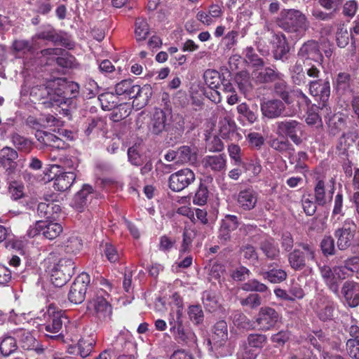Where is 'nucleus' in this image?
Returning a JSON list of instances; mask_svg holds the SVG:
<instances>
[{"label":"nucleus","instance_id":"nucleus-1","mask_svg":"<svg viewBox=\"0 0 359 359\" xmlns=\"http://www.w3.org/2000/svg\"><path fill=\"white\" fill-rule=\"evenodd\" d=\"M278 26L291 34L292 40L302 38L309 27L306 15L297 9H284L277 19Z\"/></svg>","mask_w":359,"mask_h":359},{"label":"nucleus","instance_id":"nucleus-2","mask_svg":"<svg viewBox=\"0 0 359 359\" xmlns=\"http://www.w3.org/2000/svg\"><path fill=\"white\" fill-rule=\"evenodd\" d=\"M61 83L62 79H55L41 86L38 90L41 98L46 99L52 105L71 104L72 100L66 97Z\"/></svg>","mask_w":359,"mask_h":359},{"label":"nucleus","instance_id":"nucleus-3","mask_svg":"<svg viewBox=\"0 0 359 359\" xmlns=\"http://www.w3.org/2000/svg\"><path fill=\"white\" fill-rule=\"evenodd\" d=\"M75 264L72 259L62 258L50 270V281L56 287H62L74 274Z\"/></svg>","mask_w":359,"mask_h":359},{"label":"nucleus","instance_id":"nucleus-4","mask_svg":"<svg viewBox=\"0 0 359 359\" xmlns=\"http://www.w3.org/2000/svg\"><path fill=\"white\" fill-rule=\"evenodd\" d=\"M116 94L123 95L125 98L138 99L142 98L144 104L147 102L151 95V88L147 86L140 87L135 85L131 80H123L115 86Z\"/></svg>","mask_w":359,"mask_h":359},{"label":"nucleus","instance_id":"nucleus-5","mask_svg":"<svg viewBox=\"0 0 359 359\" xmlns=\"http://www.w3.org/2000/svg\"><path fill=\"white\" fill-rule=\"evenodd\" d=\"M276 124V133L278 135L289 137L296 145L302 143L304 125L302 123L294 119H285Z\"/></svg>","mask_w":359,"mask_h":359},{"label":"nucleus","instance_id":"nucleus-6","mask_svg":"<svg viewBox=\"0 0 359 359\" xmlns=\"http://www.w3.org/2000/svg\"><path fill=\"white\" fill-rule=\"evenodd\" d=\"M280 319L279 313L273 308L263 306L257 314L254 325L261 332H267L275 327Z\"/></svg>","mask_w":359,"mask_h":359},{"label":"nucleus","instance_id":"nucleus-7","mask_svg":"<svg viewBox=\"0 0 359 359\" xmlns=\"http://www.w3.org/2000/svg\"><path fill=\"white\" fill-rule=\"evenodd\" d=\"M356 231V226L353 219L348 218L341 228L334 231V236L337 238V245L339 250H346L349 248L353 242Z\"/></svg>","mask_w":359,"mask_h":359},{"label":"nucleus","instance_id":"nucleus-8","mask_svg":"<svg viewBox=\"0 0 359 359\" xmlns=\"http://www.w3.org/2000/svg\"><path fill=\"white\" fill-rule=\"evenodd\" d=\"M105 296L108 294L102 289L97 290L88 302L87 309L100 318L111 314V306Z\"/></svg>","mask_w":359,"mask_h":359},{"label":"nucleus","instance_id":"nucleus-9","mask_svg":"<svg viewBox=\"0 0 359 359\" xmlns=\"http://www.w3.org/2000/svg\"><path fill=\"white\" fill-rule=\"evenodd\" d=\"M90 281V276L86 273H81L76 278L68 294L71 302L79 304L84 301Z\"/></svg>","mask_w":359,"mask_h":359},{"label":"nucleus","instance_id":"nucleus-10","mask_svg":"<svg viewBox=\"0 0 359 359\" xmlns=\"http://www.w3.org/2000/svg\"><path fill=\"white\" fill-rule=\"evenodd\" d=\"M18 151L10 147H4L0 150V167L5 170L8 180H13L17 172Z\"/></svg>","mask_w":359,"mask_h":359},{"label":"nucleus","instance_id":"nucleus-11","mask_svg":"<svg viewBox=\"0 0 359 359\" xmlns=\"http://www.w3.org/2000/svg\"><path fill=\"white\" fill-rule=\"evenodd\" d=\"M194 180L195 174L191 169H182L170 175L169 187L172 191L179 192L187 188Z\"/></svg>","mask_w":359,"mask_h":359},{"label":"nucleus","instance_id":"nucleus-12","mask_svg":"<svg viewBox=\"0 0 359 359\" xmlns=\"http://www.w3.org/2000/svg\"><path fill=\"white\" fill-rule=\"evenodd\" d=\"M285 103L278 99H271L261 104V111L264 116L268 118H276L282 116H291L285 113Z\"/></svg>","mask_w":359,"mask_h":359},{"label":"nucleus","instance_id":"nucleus-13","mask_svg":"<svg viewBox=\"0 0 359 359\" xmlns=\"http://www.w3.org/2000/svg\"><path fill=\"white\" fill-rule=\"evenodd\" d=\"M309 86L310 95L322 102V107H325L330 95V81L327 79H318L310 81Z\"/></svg>","mask_w":359,"mask_h":359},{"label":"nucleus","instance_id":"nucleus-14","mask_svg":"<svg viewBox=\"0 0 359 359\" xmlns=\"http://www.w3.org/2000/svg\"><path fill=\"white\" fill-rule=\"evenodd\" d=\"M46 318V323L43 326L46 332L53 334L59 332L67 320L60 311H55L52 307L48 309Z\"/></svg>","mask_w":359,"mask_h":359},{"label":"nucleus","instance_id":"nucleus-15","mask_svg":"<svg viewBox=\"0 0 359 359\" xmlns=\"http://www.w3.org/2000/svg\"><path fill=\"white\" fill-rule=\"evenodd\" d=\"M238 226V218L235 215H227L222 219L218 232V238L220 243H226L231 240V233Z\"/></svg>","mask_w":359,"mask_h":359},{"label":"nucleus","instance_id":"nucleus-16","mask_svg":"<svg viewBox=\"0 0 359 359\" xmlns=\"http://www.w3.org/2000/svg\"><path fill=\"white\" fill-rule=\"evenodd\" d=\"M257 200L258 193L251 187L241 190L237 196L238 205L245 211L252 210L256 206Z\"/></svg>","mask_w":359,"mask_h":359},{"label":"nucleus","instance_id":"nucleus-17","mask_svg":"<svg viewBox=\"0 0 359 359\" xmlns=\"http://www.w3.org/2000/svg\"><path fill=\"white\" fill-rule=\"evenodd\" d=\"M358 287L359 285L353 281H346L341 287V293L350 307L359 305Z\"/></svg>","mask_w":359,"mask_h":359},{"label":"nucleus","instance_id":"nucleus-18","mask_svg":"<svg viewBox=\"0 0 359 359\" xmlns=\"http://www.w3.org/2000/svg\"><path fill=\"white\" fill-rule=\"evenodd\" d=\"M253 78L259 83L273 82L280 78L281 73L271 67H258L252 72Z\"/></svg>","mask_w":359,"mask_h":359},{"label":"nucleus","instance_id":"nucleus-19","mask_svg":"<svg viewBox=\"0 0 359 359\" xmlns=\"http://www.w3.org/2000/svg\"><path fill=\"white\" fill-rule=\"evenodd\" d=\"M203 77L207 86L213 90V93H212V100L215 102H219L222 97L220 96V91L217 89L219 88L221 83L220 74L216 70L208 69L205 72Z\"/></svg>","mask_w":359,"mask_h":359},{"label":"nucleus","instance_id":"nucleus-20","mask_svg":"<svg viewBox=\"0 0 359 359\" xmlns=\"http://www.w3.org/2000/svg\"><path fill=\"white\" fill-rule=\"evenodd\" d=\"M284 76L281 74L280 78L275 80L273 85L274 94L282 99L286 104H290L293 102L292 95L293 90L283 79Z\"/></svg>","mask_w":359,"mask_h":359},{"label":"nucleus","instance_id":"nucleus-21","mask_svg":"<svg viewBox=\"0 0 359 359\" xmlns=\"http://www.w3.org/2000/svg\"><path fill=\"white\" fill-rule=\"evenodd\" d=\"M316 309L319 318L323 321L330 320L334 316V305L327 297L318 298Z\"/></svg>","mask_w":359,"mask_h":359},{"label":"nucleus","instance_id":"nucleus-22","mask_svg":"<svg viewBox=\"0 0 359 359\" xmlns=\"http://www.w3.org/2000/svg\"><path fill=\"white\" fill-rule=\"evenodd\" d=\"M60 211V205L57 201L48 199L45 202L39 203L37 207L39 216L46 219H55Z\"/></svg>","mask_w":359,"mask_h":359},{"label":"nucleus","instance_id":"nucleus-23","mask_svg":"<svg viewBox=\"0 0 359 359\" xmlns=\"http://www.w3.org/2000/svg\"><path fill=\"white\" fill-rule=\"evenodd\" d=\"M105 126L106 122L101 117L88 118L85 123L84 134L90 139L95 138L104 129Z\"/></svg>","mask_w":359,"mask_h":359},{"label":"nucleus","instance_id":"nucleus-24","mask_svg":"<svg viewBox=\"0 0 359 359\" xmlns=\"http://www.w3.org/2000/svg\"><path fill=\"white\" fill-rule=\"evenodd\" d=\"M203 166L213 172L224 171L226 168V158L224 154L206 156L202 161Z\"/></svg>","mask_w":359,"mask_h":359},{"label":"nucleus","instance_id":"nucleus-25","mask_svg":"<svg viewBox=\"0 0 359 359\" xmlns=\"http://www.w3.org/2000/svg\"><path fill=\"white\" fill-rule=\"evenodd\" d=\"M228 339V327L226 321L219 320L215 323L213 327L212 341L216 348L224 345Z\"/></svg>","mask_w":359,"mask_h":359},{"label":"nucleus","instance_id":"nucleus-26","mask_svg":"<svg viewBox=\"0 0 359 359\" xmlns=\"http://www.w3.org/2000/svg\"><path fill=\"white\" fill-rule=\"evenodd\" d=\"M9 139L17 151L28 154L33 149V142L18 132L11 133Z\"/></svg>","mask_w":359,"mask_h":359},{"label":"nucleus","instance_id":"nucleus-27","mask_svg":"<svg viewBox=\"0 0 359 359\" xmlns=\"http://www.w3.org/2000/svg\"><path fill=\"white\" fill-rule=\"evenodd\" d=\"M275 50L273 56L276 60H285L287 59V54L290 51V47L284 34L280 32L274 36Z\"/></svg>","mask_w":359,"mask_h":359},{"label":"nucleus","instance_id":"nucleus-28","mask_svg":"<svg viewBox=\"0 0 359 359\" xmlns=\"http://www.w3.org/2000/svg\"><path fill=\"white\" fill-rule=\"evenodd\" d=\"M75 179L74 172L71 171L62 172L53 178L54 188L57 191H65L70 188Z\"/></svg>","mask_w":359,"mask_h":359},{"label":"nucleus","instance_id":"nucleus-29","mask_svg":"<svg viewBox=\"0 0 359 359\" xmlns=\"http://www.w3.org/2000/svg\"><path fill=\"white\" fill-rule=\"evenodd\" d=\"M179 327H176L172 334L175 339L181 342H184L190 346H194L196 344V336L195 333L191 330H185L182 325V323H180Z\"/></svg>","mask_w":359,"mask_h":359},{"label":"nucleus","instance_id":"nucleus-30","mask_svg":"<svg viewBox=\"0 0 359 359\" xmlns=\"http://www.w3.org/2000/svg\"><path fill=\"white\" fill-rule=\"evenodd\" d=\"M298 55L305 59L318 60L320 56L318 43L313 40L304 43L300 48Z\"/></svg>","mask_w":359,"mask_h":359},{"label":"nucleus","instance_id":"nucleus-31","mask_svg":"<svg viewBox=\"0 0 359 359\" xmlns=\"http://www.w3.org/2000/svg\"><path fill=\"white\" fill-rule=\"evenodd\" d=\"M167 117L165 111L161 109H156L151 119L149 128L156 135L162 133L166 126Z\"/></svg>","mask_w":359,"mask_h":359},{"label":"nucleus","instance_id":"nucleus-32","mask_svg":"<svg viewBox=\"0 0 359 359\" xmlns=\"http://www.w3.org/2000/svg\"><path fill=\"white\" fill-rule=\"evenodd\" d=\"M203 304L209 312H214L220 308L219 296L212 290H205L202 294Z\"/></svg>","mask_w":359,"mask_h":359},{"label":"nucleus","instance_id":"nucleus-33","mask_svg":"<svg viewBox=\"0 0 359 359\" xmlns=\"http://www.w3.org/2000/svg\"><path fill=\"white\" fill-rule=\"evenodd\" d=\"M321 276L329 289L336 295H339V285L334 279V268L331 269L329 266H323L320 268Z\"/></svg>","mask_w":359,"mask_h":359},{"label":"nucleus","instance_id":"nucleus-34","mask_svg":"<svg viewBox=\"0 0 359 359\" xmlns=\"http://www.w3.org/2000/svg\"><path fill=\"white\" fill-rule=\"evenodd\" d=\"M332 197V192L330 194L325 193V183L323 179H318L314 187V199L318 205L323 206Z\"/></svg>","mask_w":359,"mask_h":359},{"label":"nucleus","instance_id":"nucleus-35","mask_svg":"<svg viewBox=\"0 0 359 359\" xmlns=\"http://www.w3.org/2000/svg\"><path fill=\"white\" fill-rule=\"evenodd\" d=\"M14 335L23 349L31 350L34 347L36 339L29 331L22 329L17 330L14 332Z\"/></svg>","mask_w":359,"mask_h":359},{"label":"nucleus","instance_id":"nucleus-36","mask_svg":"<svg viewBox=\"0 0 359 359\" xmlns=\"http://www.w3.org/2000/svg\"><path fill=\"white\" fill-rule=\"evenodd\" d=\"M231 317L233 325L238 328L246 330H252L255 329L254 321H252L241 311H236L233 312Z\"/></svg>","mask_w":359,"mask_h":359},{"label":"nucleus","instance_id":"nucleus-37","mask_svg":"<svg viewBox=\"0 0 359 359\" xmlns=\"http://www.w3.org/2000/svg\"><path fill=\"white\" fill-rule=\"evenodd\" d=\"M304 252L295 249L288 255V262L290 267L295 271L302 270L306 266Z\"/></svg>","mask_w":359,"mask_h":359},{"label":"nucleus","instance_id":"nucleus-38","mask_svg":"<svg viewBox=\"0 0 359 359\" xmlns=\"http://www.w3.org/2000/svg\"><path fill=\"white\" fill-rule=\"evenodd\" d=\"M98 100L102 109L104 111L114 109L119 104V98L116 94L110 92L102 93L99 95Z\"/></svg>","mask_w":359,"mask_h":359},{"label":"nucleus","instance_id":"nucleus-39","mask_svg":"<svg viewBox=\"0 0 359 359\" xmlns=\"http://www.w3.org/2000/svg\"><path fill=\"white\" fill-rule=\"evenodd\" d=\"M62 225L59 223L43 221L42 234L49 240L56 238L62 232Z\"/></svg>","mask_w":359,"mask_h":359},{"label":"nucleus","instance_id":"nucleus-40","mask_svg":"<svg viewBox=\"0 0 359 359\" xmlns=\"http://www.w3.org/2000/svg\"><path fill=\"white\" fill-rule=\"evenodd\" d=\"M260 250L270 259H275L280 254L279 248L273 239H266L262 241L260 243Z\"/></svg>","mask_w":359,"mask_h":359},{"label":"nucleus","instance_id":"nucleus-41","mask_svg":"<svg viewBox=\"0 0 359 359\" xmlns=\"http://www.w3.org/2000/svg\"><path fill=\"white\" fill-rule=\"evenodd\" d=\"M177 162L194 163L196 161V151L189 146H182L177 150Z\"/></svg>","mask_w":359,"mask_h":359},{"label":"nucleus","instance_id":"nucleus-42","mask_svg":"<svg viewBox=\"0 0 359 359\" xmlns=\"http://www.w3.org/2000/svg\"><path fill=\"white\" fill-rule=\"evenodd\" d=\"M149 33V27L147 20L143 18H138L135 23V36L137 41H144Z\"/></svg>","mask_w":359,"mask_h":359},{"label":"nucleus","instance_id":"nucleus-43","mask_svg":"<svg viewBox=\"0 0 359 359\" xmlns=\"http://www.w3.org/2000/svg\"><path fill=\"white\" fill-rule=\"evenodd\" d=\"M303 64L304 62L302 60H297L290 69L292 81L298 86L306 83V76L303 69Z\"/></svg>","mask_w":359,"mask_h":359},{"label":"nucleus","instance_id":"nucleus-44","mask_svg":"<svg viewBox=\"0 0 359 359\" xmlns=\"http://www.w3.org/2000/svg\"><path fill=\"white\" fill-rule=\"evenodd\" d=\"M264 279H267L272 283H279L283 282L287 278V273L281 269H271L262 273Z\"/></svg>","mask_w":359,"mask_h":359},{"label":"nucleus","instance_id":"nucleus-45","mask_svg":"<svg viewBox=\"0 0 359 359\" xmlns=\"http://www.w3.org/2000/svg\"><path fill=\"white\" fill-rule=\"evenodd\" d=\"M267 342V337L263 334H250L247 337V344L250 348L260 350Z\"/></svg>","mask_w":359,"mask_h":359},{"label":"nucleus","instance_id":"nucleus-46","mask_svg":"<svg viewBox=\"0 0 359 359\" xmlns=\"http://www.w3.org/2000/svg\"><path fill=\"white\" fill-rule=\"evenodd\" d=\"M187 314L190 320L195 325L201 324L204 320L203 311L199 305L189 306Z\"/></svg>","mask_w":359,"mask_h":359},{"label":"nucleus","instance_id":"nucleus-47","mask_svg":"<svg viewBox=\"0 0 359 359\" xmlns=\"http://www.w3.org/2000/svg\"><path fill=\"white\" fill-rule=\"evenodd\" d=\"M83 243L81 238L76 236H72L63 243L65 250L67 253H76L82 248Z\"/></svg>","mask_w":359,"mask_h":359},{"label":"nucleus","instance_id":"nucleus-48","mask_svg":"<svg viewBox=\"0 0 359 359\" xmlns=\"http://www.w3.org/2000/svg\"><path fill=\"white\" fill-rule=\"evenodd\" d=\"M17 349L15 337H5L1 342L0 351L3 355L8 356Z\"/></svg>","mask_w":359,"mask_h":359},{"label":"nucleus","instance_id":"nucleus-49","mask_svg":"<svg viewBox=\"0 0 359 359\" xmlns=\"http://www.w3.org/2000/svg\"><path fill=\"white\" fill-rule=\"evenodd\" d=\"M351 34L344 25H339L336 32V41L337 46L340 48L346 47L349 42Z\"/></svg>","mask_w":359,"mask_h":359},{"label":"nucleus","instance_id":"nucleus-50","mask_svg":"<svg viewBox=\"0 0 359 359\" xmlns=\"http://www.w3.org/2000/svg\"><path fill=\"white\" fill-rule=\"evenodd\" d=\"M320 247L324 256L335 255L334 240L331 236H325L320 242Z\"/></svg>","mask_w":359,"mask_h":359},{"label":"nucleus","instance_id":"nucleus-51","mask_svg":"<svg viewBox=\"0 0 359 359\" xmlns=\"http://www.w3.org/2000/svg\"><path fill=\"white\" fill-rule=\"evenodd\" d=\"M209 198V191L208 187L201 183L193 198V203L197 205H204L206 204Z\"/></svg>","mask_w":359,"mask_h":359},{"label":"nucleus","instance_id":"nucleus-52","mask_svg":"<svg viewBox=\"0 0 359 359\" xmlns=\"http://www.w3.org/2000/svg\"><path fill=\"white\" fill-rule=\"evenodd\" d=\"M343 195L338 193L334 198V208L332 212L331 219L334 220V222L339 221L341 217L344 216L343 212Z\"/></svg>","mask_w":359,"mask_h":359},{"label":"nucleus","instance_id":"nucleus-53","mask_svg":"<svg viewBox=\"0 0 359 359\" xmlns=\"http://www.w3.org/2000/svg\"><path fill=\"white\" fill-rule=\"evenodd\" d=\"M244 55L246 61L252 66L256 67L264 66V60L258 56L255 50L252 46H248L245 49Z\"/></svg>","mask_w":359,"mask_h":359},{"label":"nucleus","instance_id":"nucleus-54","mask_svg":"<svg viewBox=\"0 0 359 359\" xmlns=\"http://www.w3.org/2000/svg\"><path fill=\"white\" fill-rule=\"evenodd\" d=\"M237 111L245 118L250 124L254 123L257 119V114L252 111L245 102L237 106Z\"/></svg>","mask_w":359,"mask_h":359},{"label":"nucleus","instance_id":"nucleus-55","mask_svg":"<svg viewBox=\"0 0 359 359\" xmlns=\"http://www.w3.org/2000/svg\"><path fill=\"white\" fill-rule=\"evenodd\" d=\"M241 289L247 292L255 291L259 292H265L268 290V287L266 285L259 282L256 279H251L243 283L241 286Z\"/></svg>","mask_w":359,"mask_h":359},{"label":"nucleus","instance_id":"nucleus-56","mask_svg":"<svg viewBox=\"0 0 359 359\" xmlns=\"http://www.w3.org/2000/svg\"><path fill=\"white\" fill-rule=\"evenodd\" d=\"M182 309L177 306L176 310H172L169 314L168 322L170 327V332L172 333L179 327L180 323H182Z\"/></svg>","mask_w":359,"mask_h":359},{"label":"nucleus","instance_id":"nucleus-57","mask_svg":"<svg viewBox=\"0 0 359 359\" xmlns=\"http://www.w3.org/2000/svg\"><path fill=\"white\" fill-rule=\"evenodd\" d=\"M61 85L64 87V92L68 98L72 100V98H76L79 95V85L76 82H65L62 80Z\"/></svg>","mask_w":359,"mask_h":359},{"label":"nucleus","instance_id":"nucleus-58","mask_svg":"<svg viewBox=\"0 0 359 359\" xmlns=\"http://www.w3.org/2000/svg\"><path fill=\"white\" fill-rule=\"evenodd\" d=\"M240 303L243 306L255 309L262 304V299L259 294L252 293L245 298L240 299Z\"/></svg>","mask_w":359,"mask_h":359},{"label":"nucleus","instance_id":"nucleus-59","mask_svg":"<svg viewBox=\"0 0 359 359\" xmlns=\"http://www.w3.org/2000/svg\"><path fill=\"white\" fill-rule=\"evenodd\" d=\"M94 344V341L90 339H81L79 341L77 344V348L79 355L82 358H86L91 353L93 350V346Z\"/></svg>","mask_w":359,"mask_h":359},{"label":"nucleus","instance_id":"nucleus-60","mask_svg":"<svg viewBox=\"0 0 359 359\" xmlns=\"http://www.w3.org/2000/svg\"><path fill=\"white\" fill-rule=\"evenodd\" d=\"M114 109L111 114V118L114 121H118L125 118L131 111V109L126 104L119 103Z\"/></svg>","mask_w":359,"mask_h":359},{"label":"nucleus","instance_id":"nucleus-61","mask_svg":"<svg viewBox=\"0 0 359 359\" xmlns=\"http://www.w3.org/2000/svg\"><path fill=\"white\" fill-rule=\"evenodd\" d=\"M313 197L310 195L304 196L302 199V207L304 212L309 216L313 215L317 209V203L316 200L313 201Z\"/></svg>","mask_w":359,"mask_h":359},{"label":"nucleus","instance_id":"nucleus-62","mask_svg":"<svg viewBox=\"0 0 359 359\" xmlns=\"http://www.w3.org/2000/svg\"><path fill=\"white\" fill-rule=\"evenodd\" d=\"M270 145L273 149L280 152L294 151L292 145L287 140H280L274 139L271 140Z\"/></svg>","mask_w":359,"mask_h":359},{"label":"nucleus","instance_id":"nucleus-63","mask_svg":"<svg viewBox=\"0 0 359 359\" xmlns=\"http://www.w3.org/2000/svg\"><path fill=\"white\" fill-rule=\"evenodd\" d=\"M351 75L346 72H340L336 78V86L337 90H346L349 87Z\"/></svg>","mask_w":359,"mask_h":359},{"label":"nucleus","instance_id":"nucleus-64","mask_svg":"<svg viewBox=\"0 0 359 359\" xmlns=\"http://www.w3.org/2000/svg\"><path fill=\"white\" fill-rule=\"evenodd\" d=\"M348 354L353 359H359V340H348L346 342Z\"/></svg>","mask_w":359,"mask_h":359}]
</instances>
